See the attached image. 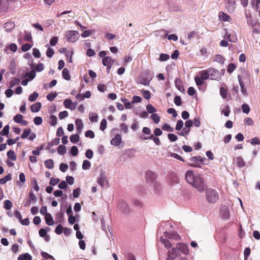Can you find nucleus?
Returning a JSON list of instances; mask_svg holds the SVG:
<instances>
[{
  "label": "nucleus",
  "instance_id": "obj_1",
  "mask_svg": "<svg viewBox=\"0 0 260 260\" xmlns=\"http://www.w3.org/2000/svg\"><path fill=\"white\" fill-rule=\"evenodd\" d=\"M186 181L200 191H203L206 186L202 177L192 171H187L185 173Z\"/></svg>",
  "mask_w": 260,
  "mask_h": 260
},
{
  "label": "nucleus",
  "instance_id": "obj_2",
  "mask_svg": "<svg viewBox=\"0 0 260 260\" xmlns=\"http://www.w3.org/2000/svg\"><path fill=\"white\" fill-rule=\"evenodd\" d=\"M205 197L208 203L213 204L219 199V194L215 189L209 188L206 190Z\"/></svg>",
  "mask_w": 260,
  "mask_h": 260
},
{
  "label": "nucleus",
  "instance_id": "obj_3",
  "mask_svg": "<svg viewBox=\"0 0 260 260\" xmlns=\"http://www.w3.org/2000/svg\"><path fill=\"white\" fill-rule=\"evenodd\" d=\"M145 178L147 184L150 186L155 187L156 185V175L153 172L147 171L145 173Z\"/></svg>",
  "mask_w": 260,
  "mask_h": 260
},
{
  "label": "nucleus",
  "instance_id": "obj_4",
  "mask_svg": "<svg viewBox=\"0 0 260 260\" xmlns=\"http://www.w3.org/2000/svg\"><path fill=\"white\" fill-rule=\"evenodd\" d=\"M79 35L78 31L75 30H69L66 34L65 38L68 41L74 42L79 38Z\"/></svg>",
  "mask_w": 260,
  "mask_h": 260
},
{
  "label": "nucleus",
  "instance_id": "obj_5",
  "mask_svg": "<svg viewBox=\"0 0 260 260\" xmlns=\"http://www.w3.org/2000/svg\"><path fill=\"white\" fill-rule=\"evenodd\" d=\"M97 182L102 187L105 186V185L108 183L106 173L102 169L100 170L99 176L97 178Z\"/></svg>",
  "mask_w": 260,
  "mask_h": 260
},
{
  "label": "nucleus",
  "instance_id": "obj_6",
  "mask_svg": "<svg viewBox=\"0 0 260 260\" xmlns=\"http://www.w3.org/2000/svg\"><path fill=\"white\" fill-rule=\"evenodd\" d=\"M117 207L118 209L124 214H128L131 211L129 206L123 200L119 201Z\"/></svg>",
  "mask_w": 260,
  "mask_h": 260
},
{
  "label": "nucleus",
  "instance_id": "obj_7",
  "mask_svg": "<svg viewBox=\"0 0 260 260\" xmlns=\"http://www.w3.org/2000/svg\"><path fill=\"white\" fill-rule=\"evenodd\" d=\"M205 158L201 157V156H194L190 159L192 162L188 164L190 167L194 168H199L200 164H204V161Z\"/></svg>",
  "mask_w": 260,
  "mask_h": 260
},
{
  "label": "nucleus",
  "instance_id": "obj_8",
  "mask_svg": "<svg viewBox=\"0 0 260 260\" xmlns=\"http://www.w3.org/2000/svg\"><path fill=\"white\" fill-rule=\"evenodd\" d=\"M180 255V250L176 246V248L172 249L171 251L168 252V256L166 257V260H174L178 257Z\"/></svg>",
  "mask_w": 260,
  "mask_h": 260
},
{
  "label": "nucleus",
  "instance_id": "obj_9",
  "mask_svg": "<svg viewBox=\"0 0 260 260\" xmlns=\"http://www.w3.org/2000/svg\"><path fill=\"white\" fill-rule=\"evenodd\" d=\"M225 8L230 13H233L236 8V0H225Z\"/></svg>",
  "mask_w": 260,
  "mask_h": 260
},
{
  "label": "nucleus",
  "instance_id": "obj_10",
  "mask_svg": "<svg viewBox=\"0 0 260 260\" xmlns=\"http://www.w3.org/2000/svg\"><path fill=\"white\" fill-rule=\"evenodd\" d=\"M209 75V78L211 80H218L220 77V74L218 71L213 68L207 69Z\"/></svg>",
  "mask_w": 260,
  "mask_h": 260
},
{
  "label": "nucleus",
  "instance_id": "obj_11",
  "mask_svg": "<svg viewBox=\"0 0 260 260\" xmlns=\"http://www.w3.org/2000/svg\"><path fill=\"white\" fill-rule=\"evenodd\" d=\"M164 236L166 238L178 241L180 239V237L178 234L175 232H164Z\"/></svg>",
  "mask_w": 260,
  "mask_h": 260
},
{
  "label": "nucleus",
  "instance_id": "obj_12",
  "mask_svg": "<svg viewBox=\"0 0 260 260\" xmlns=\"http://www.w3.org/2000/svg\"><path fill=\"white\" fill-rule=\"evenodd\" d=\"M114 62V60H113L110 56L104 57L102 60L103 64L104 66H107V67L109 68V69H111Z\"/></svg>",
  "mask_w": 260,
  "mask_h": 260
},
{
  "label": "nucleus",
  "instance_id": "obj_13",
  "mask_svg": "<svg viewBox=\"0 0 260 260\" xmlns=\"http://www.w3.org/2000/svg\"><path fill=\"white\" fill-rule=\"evenodd\" d=\"M225 31V36L224 39H225L227 41L231 42H235L237 40V38L235 37V35L234 33L231 34L230 33L227 29H224Z\"/></svg>",
  "mask_w": 260,
  "mask_h": 260
},
{
  "label": "nucleus",
  "instance_id": "obj_14",
  "mask_svg": "<svg viewBox=\"0 0 260 260\" xmlns=\"http://www.w3.org/2000/svg\"><path fill=\"white\" fill-rule=\"evenodd\" d=\"M177 247L180 250V252H181L184 255H187L188 254V246L186 244L182 243H179L177 244Z\"/></svg>",
  "mask_w": 260,
  "mask_h": 260
},
{
  "label": "nucleus",
  "instance_id": "obj_15",
  "mask_svg": "<svg viewBox=\"0 0 260 260\" xmlns=\"http://www.w3.org/2000/svg\"><path fill=\"white\" fill-rule=\"evenodd\" d=\"M219 20L221 21L230 22L231 17L223 12H220L218 14Z\"/></svg>",
  "mask_w": 260,
  "mask_h": 260
},
{
  "label": "nucleus",
  "instance_id": "obj_16",
  "mask_svg": "<svg viewBox=\"0 0 260 260\" xmlns=\"http://www.w3.org/2000/svg\"><path fill=\"white\" fill-rule=\"evenodd\" d=\"M121 142V136L120 134H117L114 138L112 139L111 140V144L112 145L118 146H119Z\"/></svg>",
  "mask_w": 260,
  "mask_h": 260
},
{
  "label": "nucleus",
  "instance_id": "obj_17",
  "mask_svg": "<svg viewBox=\"0 0 260 260\" xmlns=\"http://www.w3.org/2000/svg\"><path fill=\"white\" fill-rule=\"evenodd\" d=\"M220 215L224 219H228L230 217V212L228 208L223 207L220 210Z\"/></svg>",
  "mask_w": 260,
  "mask_h": 260
},
{
  "label": "nucleus",
  "instance_id": "obj_18",
  "mask_svg": "<svg viewBox=\"0 0 260 260\" xmlns=\"http://www.w3.org/2000/svg\"><path fill=\"white\" fill-rule=\"evenodd\" d=\"M168 180L169 184L171 185L178 182V178L177 176L173 174L169 175Z\"/></svg>",
  "mask_w": 260,
  "mask_h": 260
},
{
  "label": "nucleus",
  "instance_id": "obj_19",
  "mask_svg": "<svg viewBox=\"0 0 260 260\" xmlns=\"http://www.w3.org/2000/svg\"><path fill=\"white\" fill-rule=\"evenodd\" d=\"M45 219L46 224L48 225H52L54 224V222L51 214H46Z\"/></svg>",
  "mask_w": 260,
  "mask_h": 260
},
{
  "label": "nucleus",
  "instance_id": "obj_20",
  "mask_svg": "<svg viewBox=\"0 0 260 260\" xmlns=\"http://www.w3.org/2000/svg\"><path fill=\"white\" fill-rule=\"evenodd\" d=\"M41 108V103L40 102H37L30 107V110L32 112H38Z\"/></svg>",
  "mask_w": 260,
  "mask_h": 260
},
{
  "label": "nucleus",
  "instance_id": "obj_21",
  "mask_svg": "<svg viewBox=\"0 0 260 260\" xmlns=\"http://www.w3.org/2000/svg\"><path fill=\"white\" fill-rule=\"evenodd\" d=\"M15 24L13 22H7L4 24V28L7 32L11 31L14 27Z\"/></svg>",
  "mask_w": 260,
  "mask_h": 260
},
{
  "label": "nucleus",
  "instance_id": "obj_22",
  "mask_svg": "<svg viewBox=\"0 0 260 260\" xmlns=\"http://www.w3.org/2000/svg\"><path fill=\"white\" fill-rule=\"evenodd\" d=\"M159 240L164 244L166 248H170L172 247V244L170 242L168 239L164 238L163 237H160Z\"/></svg>",
  "mask_w": 260,
  "mask_h": 260
},
{
  "label": "nucleus",
  "instance_id": "obj_23",
  "mask_svg": "<svg viewBox=\"0 0 260 260\" xmlns=\"http://www.w3.org/2000/svg\"><path fill=\"white\" fill-rule=\"evenodd\" d=\"M199 75H200V77L204 80H207L209 79V75L208 73L207 72V69L205 70H203L199 72Z\"/></svg>",
  "mask_w": 260,
  "mask_h": 260
},
{
  "label": "nucleus",
  "instance_id": "obj_24",
  "mask_svg": "<svg viewBox=\"0 0 260 260\" xmlns=\"http://www.w3.org/2000/svg\"><path fill=\"white\" fill-rule=\"evenodd\" d=\"M121 102L124 104V106L126 109H132L133 108L132 102H129L125 98H122L121 99Z\"/></svg>",
  "mask_w": 260,
  "mask_h": 260
},
{
  "label": "nucleus",
  "instance_id": "obj_25",
  "mask_svg": "<svg viewBox=\"0 0 260 260\" xmlns=\"http://www.w3.org/2000/svg\"><path fill=\"white\" fill-rule=\"evenodd\" d=\"M44 164L46 167L49 169H52L54 167V162L52 159H49L45 160Z\"/></svg>",
  "mask_w": 260,
  "mask_h": 260
},
{
  "label": "nucleus",
  "instance_id": "obj_26",
  "mask_svg": "<svg viewBox=\"0 0 260 260\" xmlns=\"http://www.w3.org/2000/svg\"><path fill=\"white\" fill-rule=\"evenodd\" d=\"M18 260H31L32 257L31 256L27 253H25V254H21L18 258Z\"/></svg>",
  "mask_w": 260,
  "mask_h": 260
},
{
  "label": "nucleus",
  "instance_id": "obj_27",
  "mask_svg": "<svg viewBox=\"0 0 260 260\" xmlns=\"http://www.w3.org/2000/svg\"><path fill=\"white\" fill-rule=\"evenodd\" d=\"M214 61L223 64L224 62V58L221 55L217 54L214 57Z\"/></svg>",
  "mask_w": 260,
  "mask_h": 260
},
{
  "label": "nucleus",
  "instance_id": "obj_28",
  "mask_svg": "<svg viewBox=\"0 0 260 260\" xmlns=\"http://www.w3.org/2000/svg\"><path fill=\"white\" fill-rule=\"evenodd\" d=\"M236 162L237 163V166L240 168L243 167L245 165V163L244 160L242 158L240 157H236Z\"/></svg>",
  "mask_w": 260,
  "mask_h": 260
},
{
  "label": "nucleus",
  "instance_id": "obj_29",
  "mask_svg": "<svg viewBox=\"0 0 260 260\" xmlns=\"http://www.w3.org/2000/svg\"><path fill=\"white\" fill-rule=\"evenodd\" d=\"M11 179H12V176L11 174H9L8 175L5 176V177L0 179V184H4L7 181L11 180Z\"/></svg>",
  "mask_w": 260,
  "mask_h": 260
},
{
  "label": "nucleus",
  "instance_id": "obj_30",
  "mask_svg": "<svg viewBox=\"0 0 260 260\" xmlns=\"http://www.w3.org/2000/svg\"><path fill=\"white\" fill-rule=\"evenodd\" d=\"M62 74V76L64 79L67 80H70L71 77L69 74V71L67 68H64L63 69Z\"/></svg>",
  "mask_w": 260,
  "mask_h": 260
},
{
  "label": "nucleus",
  "instance_id": "obj_31",
  "mask_svg": "<svg viewBox=\"0 0 260 260\" xmlns=\"http://www.w3.org/2000/svg\"><path fill=\"white\" fill-rule=\"evenodd\" d=\"M7 156L13 161H15L16 160L17 157L16 154H15L13 150H9L7 152Z\"/></svg>",
  "mask_w": 260,
  "mask_h": 260
},
{
  "label": "nucleus",
  "instance_id": "obj_32",
  "mask_svg": "<svg viewBox=\"0 0 260 260\" xmlns=\"http://www.w3.org/2000/svg\"><path fill=\"white\" fill-rule=\"evenodd\" d=\"M39 235L41 237H45V239L46 241H48L49 238L46 236L47 231L44 229H41L39 232Z\"/></svg>",
  "mask_w": 260,
  "mask_h": 260
},
{
  "label": "nucleus",
  "instance_id": "obj_33",
  "mask_svg": "<svg viewBox=\"0 0 260 260\" xmlns=\"http://www.w3.org/2000/svg\"><path fill=\"white\" fill-rule=\"evenodd\" d=\"M8 49H10L12 52H15L17 51L18 48L16 44L15 43H11L9 46H8L5 48V51H6Z\"/></svg>",
  "mask_w": 260,
  "mask_h": 260
},
{
  "label": "nucleus",
  "instance_id": "obj_34",
  "mask_svg": "<svg viewBox=\"0 0 260 260\" xmlns=\"http://www.w3.org/2000/svg\"><path fill=\"white\" fill-rule=\"evenodd\" d=\"M57 152L60 155H63L66 153V147L62 145H60L57 149Z\"/></svg>",
  "mask_w": 260,
  "mask_h": 260
},
{
  "label": "nucleus",
  "instance_id": "obj_35",
  "mask_svg": "<svg viewBox=\"0 0 260 260\" xmlns=\"http://www.w3.org/2000/svg\"><path fill=\"white\" fill-rule=\"evenodd\" d=\"M194 81L198 86H201L204 83V80L201 77L198 76H195Z\"/></svg>",
  "mask_w": 260,
  "mask_h": 260
},
{
  "label": "nucleus",
  "instance_id": "obj_36",
  "mask_svg": "<svg viewBox=\"0 0 260 260\" xmlns=\"http://www.w3.org/2000/svg\"><path fill=\"white\" fill-rule=\"evenodd\" d=\"M91 166L90 162L88 160H84L82 164V169L83 170H86L90 169Z\"/></svg>",
  "mask_w": 260,
  "mask_h": 260
},
{
  "label": "nucleus",
  "instance_id": "obj_37",
  "mask_svg": "<svg viewBox=\"0 0 260 260\" xmlns=\"http://www.w3.org/2000/svg\"><path fill=\"white\" fill-rule=\"evenodd\" d=\"M31 130L30 128H28L27 129H25L23 131V133L21 136V138L22 139L26 138L31 133Z\"/></svg>",
  "mask_w": 260,
  "mask_h": 260
},
{
  "label": "nucleus",
  "instance_id": "obj_38",
  "mask_svg": "<svg viewBox=\"0 0 260 260\" xmlns=\"http://www.w3.org/2000/svg\"><path fill=\"white\" fill-rule=\"evenodd\" d=\"M9 125H5L2 131L0 132V134L2 136H8L9 133Z\"/></svg>",
  "mask_w": 260,
  "mask_h": 260
},
{
  "label": "nucleus",
  "instance_id": "obj_39",
  "mask_svg": "<svg viewBox=\"0 0 260 260\" xmlns=\"http://www.w3.org/2000/svg\"><path fill=\"white\" fill-rule=\"evenodd\" d=\"M70 139L72 143H77L79 140V136L78 134L72 135L70 137Z\"/></svg>",
  "mask_w": 260,
  "mask_h": 260
},
{
  "label": "nucleus",
  "instance_id": "obj_40",
  "mask_svg": "<svg viewBox=\"0 0 260 260\" xmlns=\"http://www.w3.org/2000/svg\"><path fill=\"white\" fill-rule=\"evenodd\" d=\"M57 95V93L54 92L53 93H50L47 94L46 98L48 101L52 102L54 100V99L56 97Z\"/></svg>",
  "mask_w": 260,
  "mask_h": 260
},
{
  "label": "nucleus",
  "instance_id": "obj_41",
  "mask_svg": "<svg viewBox=\"0 0 260 260\" xmlns=\"http://www.w3.org/2000/svg\"><path fill=\"white\" fill-rule=\"evenodd\" d=\"M147 112L149 113L154 114V113L156 111V109L150 104H148L146 106Z\"/></svg>",
  "mask_w": 260,
  "mask_h": 260
},
{
  "label": "nucleus",
  "instance_id": "obj_42",
  "mask_svg": "<svg viewBox=\"0 0 260 260\" xmlns=\"http://www.w3.org/2000/svg\"><path fill=\"white\" fill-rule=\"evenodd\" d=\"M141 92L145 99L149 100L150 99L151 93L149 91L143 89L141 90Z\"/></svg>",
  "mask_w": 260,
  "mask_h": 260
},
{
  "label": "nucleus",
  "instance_id": "obj_43",
  "mask_svg": "<svg viewBox=\"0 0 260 260\" xmlns=\"http://www.w3.org/2000/svg\"><path fill=\"white\" fill-rule=\"evenodd\" d=\"M39 96V94L37 92H34L32 94H30L28 97V100L30 102L35 101Z\"/></svg>",
  "mask_w": 260,
  "mask_h": 260
},
{
  "label": "nucleus",
  "instance_id": "obj_44",
  "mask_svg": "<svg viewBox=\"0 0 260 260\" xmlns=\"http://www.w3.org/2000/svg\"><path fill=\"white\" fill-rule=\"evenodd\" d=\"M60 143V139L59 138H55L52 140L51 142L48 143V146L51 147L53 145H57Z\"/></svg>",
  "mask_w": 260,
  "mask_h": 260
},
{
  "label": "nucleus",
  "instance_id": "obj_45",
  "mask_svg": "<svg viewBox=\"0 0 260 260\" xmlns=\"http://www.w3.org/2000/svg\"><path fill=\"white\" fill-rule=\"evenodd\" d=\"M162 129L167 132H172L174 131V128L171 127V126L168 123H165L162 126Z\"/></svg>",
  "mask_w": 260,
  "mask_h": 260
},
{
  "label": "nucleus",
  "instance_id": "obj_46",
  "mask_svg": "<svg viewBox=\"0 0 260 260\" xmlns=\"http://www.w3.org/2000/svg\"><path fill=\"white\" fill-rule=\"evenodd\" d=\"M4 204V208L7 210H10L12 207V203L10 200H5Z\"/></svg>",
  "mask_w": 260,
  "mask_h": 260
},
{
  "label": "nucleus",
  "instance_id": "obj_47",
  "mask_svg": "<svg viewBox=\"0 0 260 260\" xmlns=\"http://www.w3.org/2000/svg\"><path fill=\"white\" fill-rule=\"evenodd\" d=\"M151 118L152 119L153 122L157 124L160 121V117L157 114L154 113L151 115Z\"/></svg>",
  "mask_w": 260,
  "mask_h": 260
},
{
  "label": "nucleus",
  "instance_id": "obj_48",
  "mask_svg": "<svg viewBox=\"0 0 260 260\" xmlns=\"http://www.w3.org/2000/svg\"><path fill=\"white\" fill-rule=\"evenodd\" d=\"M29 202L35 203L37 201V198L32 191L29 193Z\"/></svg>",
  "mask_w": 260,
  "mask_h": 260
},
{
  "label": "nucleus",
  "instance_id": "obj_49",
  "mask_svg": "<svg viewBox=\"0 0 260 260\" xmlns=\"http://www.w3.org/2000/svg\"><path fill=\"white\" fill-rule=\"evenodd\" d=\"M57 117L54 115H51L50 117V123L52 126H55L57 124Z\"/></svg>",
  "mask_w": 260,
  "mask_h": 260
},
{
  "label": "nucleus",
  "instance_id": "obj_50",
  "mask_svg": "<svg viewBox=\"0 0 260 260\" xmlns=\"http://www.w3.org/2000/svg\"><path fill=\"white\" fill-rule=\"evenodd\" d=\"M242 112L243 113L248 114L250 111V108L249 106L246 104H244L241 107Z\"/></svg>",
  "mask_w": 260,
  "mask_h": 260
},
{
  "label": "nucleus",
  "instance_id": "obj_51",
  "mask_svg": "<svg viewBox=\"0 0 260 260\" xmlns=\"http://www.w3.org/2000/svg\"><path fill=\"white\" fill-rule=\"evenodd\" d=\"M170 58V56L167 54L161 53L159 56V60L161 61H165L168 60Z\"/></svg>",
  "mask_w": 260,
  "mask_h": 260
},
{
  "label": "nucleus",
  "instance_id": "obj_52",
  "mask_svg": "<svg viewBox=\"0 0 260 260\" xmlns=\"http://www.w3.org/2000/svg\"><path fill=\"white\" fill-rule=\"evenodd\" d=\"M98 115L94 113H91L89 114V119L91 122H96L98 119Z\"/></svg>",
  "mask_w": 260,
  "mask_h": 260
},
{
  "label": "nucleus",
  "instance_id": "obj_53",
  "mask_svg": "<svg viewBox=\"0 0 260 260\" xmlns=\"http://www.w3.org/2000/svg\"><path fill=\"white\" fill-rule=\"evenodd\" d=\"M107 126V121L105 119H103L101 122L100 129L104 131Z\"/></svg>",
  "mask_w": 260,
  "mask_h": 260
},
{
  "label": "nucleus",
  "instance_id": "obj_54",
  "mask_svg": "<svg viewBox=\"0 0 260 260\" xmlns=\"http://www.w3.org/2000/svg\"><path fill=\"white\" fill-rule=\"evenodd\" d=\"M31 47L32 46L29 44H24L21 46V50L23 52H26L29 50Z\"/></svg>",
  "mask_w": 260,
  "mask_h": 260
},
{
  "label": "nucleus",
  "instance_id": "obj_55",
  "mask_svg": "<svg viewBox=\"0 0 260 260\" xmlns=\"http://www.w3.org/2000/svg\"><path fill=\"white\" fill-rule=\"evenodd\" d=\"M54 54V50L50 47H48L46 51V55L47 57L51 58Z\"/></svg>",
  "mask_w": 260,
  "mask_h": 260
},
{
  "label": "nucleus",
  "instance_id": "obj_56",
  "mask_svg": "<svg viewBox=\"0 0 260 260\" xmlns=\"http://www.w3.org/2000/svg\"><path fill=\"white\" fill-rule=\"evenodd\" d=\"M63 230V227L62 226V225L60 224H59L56 227L55 230V232L56 234L60 235L62 233Z\"/></svg>",
  "mask_w": 260,
  "mask_h": 260
},
{
  "label": "nucleus",
  "instance_id": "obj_57",
  "mask_svg": "<svg viewBox=\"0 0 260 260\" xmlns=\"http://www.w3.org/2000/svg\"><path fill=\"white\" fill-rule=\"evenodd\" d=\"M23 119V116L21 114H17L14 117V120L16 123H19Z\"/></svg>",
  "mask_w": 260,
  "mask_h": 260
},
{
  "label": "nucleus",
  "instance_id": "obj_58",
  "mask_svg": "<svg viewBox=\"0 0 260 260\" xmlns=\"http://www.w3.org/2000/svg\"><path fill=\"white\" fill-rule=\"evenodd\" d=\"M190 131V128H185V127L183 128L182 131L179 134V135L182 136H186Z\"/></svg>",
  "mask_w": 260,
  "mask_h": 260
},
{
  "label": "nucleus",
  "instance_id": "obj_59",
  "mask_svg": "<svg viewBox=\"0 0 260 260\" xmlns=\"http://www.w3.org/2000/svg\"><path fill=\"white\" fill-rule=\"evenodd\" d=\"M80 188H76V189L73 190V196L74 198H78L80 194Z\"/></svg>",
  "mask_w": 260,
  "mask_h": 260
},
{
  "label": "nucleus",
  "instance_id": "obj_60",
  "mask_svg": "<svg viewBox=\"0 0 260 260\" xmlns=\"http://www.w3.org/2000/svg\"><path fill=\"white\" fill-rule=\"evenodd\" d=\"M41 256L46 259H52L53 260H55L53 256L45 252H42Z\"/></svg>",
  "mask_w": 260,
  "mask_h": 260
},
{
  "label": "nucleus",
  "instance_id": "obj_61",
  "mask_svg": "<svg viewBox=\"0 0 260 260\" xmlns=\"http://www.w3.org/2000/svg\"><path fill=\"white\" fill-rule=\"evenodd\" d=\"M42 118L41 117L37 116L34 119V122L36 125H39L42 123Z\"/></svg>",
  "mask_w": 260,
  "mask_h": 260
},
{
  "label": "nucleus",
  "instance_id": "obj_62",
  "mask_svg": "<svg viewBox=\"0 0 260 260\" xmlns=\"http://www.w3.org/2000/svg\"><path fill=\"white\" fill-rule=\"evenodd\" d=\"M60 180L59 178H54L53 177H52L50 180V184L54 186L56 184H57L59 182Z\"/></svg>",
  "mask_w": 260,
  "mask_h": 260
},
{
  "label": "nucleus",
  "instance_id": "obj_63",
  "mask_svg": "<svg viewBox=\"0 0 260 260\" xmlns=\"http://www.w3.org/2000/svg\"><path fill=\"white\" fill-rule=\"evenodd\" d=\"M183 122L182 120H180L177 121L175 128L177 131H179L183 127Z\"/></svg>",
  "mask_w": 260,
  "mask_h": 260
},
{
  "label": "nucleus",
  "instance_id": "obj_64",
  "mask_svg": "<svg viewBox=\"0 0 260 260\" xmlns=\"http://www.w3.org/2000/svg\"><path fill=\"white\" fill-rule=\"evenodd\" d=\"M71 153L72 155L76 156L78 153V149L77 146H72L71 149Z\"/></svg>",
  "mask_w": 260,
  "mask_h": 260
}]
</instances>
